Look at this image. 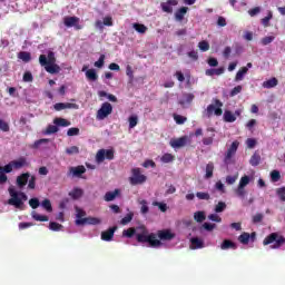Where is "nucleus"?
Returning a JSON list of instances; mask_svg holds the SVG:
<instances>
[{"mask_svg": "<svg viewBox=\"0 0 285 285\" xmlns=\"http://www.w3.org/2000/svg\"><path fill=\"white\" fill-rule=\"evenodd\" d=\"M138 230H140V233L136 234L138 244H148L150 248H159V246H161V240L157 239V234H149L146 226L138 227Z\"/></svg>", "mask_w": 285, "mask_h": 285, "instance_id": "f257e3e1", "label": "nucleus"}, {"mask_svg": "<svg viewBox=\"0 0 285 285\" xmlns=\"http://www.w3.org/2000/svg\"><path fill=\"white\" fill-rule=\"evenodd\" d=\"M10 199L8 200L9 206H14L19 210H23V203L28 202V195L23 191H16L14 188H9Z\"/></svg>", "mask_w": 285, "mask_h": 285, "instance_id": "f03ea898", "label": "nucleus"}, {"mask_svg": "<svg viewBox=\"0 0 285 285\" xmlns=\"http://www.w3.org/2000/svg\"><path fill=\"white\" fill-rule=\"evenodd\" d=\"M222 108H224V102L219 99H214V104L208 105L204 111V117H207L208 119H210L213 115L222 117V115H224V110Z\"/></svg>", "mask_w": 285, "mask_h": 285, "instance_id": "7ed1b4c3", "label": "nucleus"}, {"mask_svg": "<svg viewBox=\"0 0 285 285\" xmlns=\"http://www.w3.org/2000/svg\"><path fill=\"white\" fill-rule=\"evenodd\" d=\"M264 246H271V248L277 249L282 248V246L285 244V237L282 235H278L277 233H272L268 236H266L263 240Z\"/></svg>", "mask_w": 285, "mask_h": 285, "instance_id": "20e7f679", "label": "nucleus"}, {"mask_svg": "<svg viewBox=\"0 0 285 285\" xmlns=\"http://www.w3.org/2000/svg\"><path fill=\"white\" fill-rule=\"evenodd\" d=\"M148 177L141 174V169L139 167L131 169V177H129V184L131 186H139L141 184H146Z\"/></svg>", "mask_w": 285, "mask_h": 285, "instance_id": "39448f33", "label": "nucleus"}, {"mask_svg": "<svg viewBox=\"0 0 285 285\" xmlns=\"http://www.w3.org/2000/svg\"><path fill=\"white\" fill-rule=\"evenodd\" d=\"M112 161L115 159V150L112 149H100L96 154V161L97 164H104V161Z\"/></svg>", "mask_w": 285, "mask_h": 285, "instance_id": "423d86ee", "label": "nucleus"}, {"mask_svg": "<svg viewBox=\"0 0 285 285\" xmlns=\"http://www.w3.org/2000/svg\"><path fill=\"white\" fill-rule=\"evenodd\" d=\"M237 148H239V141L235 140L232 142L225 154L224 164H226V166L233 164V157H235V155L237 154Z\"/></svg>", "mask_w": 285, "mask_h": 285, "instance_id": "0eeeda50", "label": "nucleus"}, {"mask_svg": "<svg viewBox=\"0 0 285 285\" xmlns=\"http://www.w3.org/2000/svg\"><path fill=\"white\" fill-rule=\"evenodd\" d=\"M109 115H112V105L110 102H104L100 109L97 111V119L104 121Z\"/></svg>", "mask_w": 285, "mask_h": 285, "instance_id": "6e6552de", "label": "nucleus"}, {"mask_svg": "<svg viewBox=\"0 0 285 285\" xmlns=\"http://www.w3.org/2000/svg\"><path fill=\"white\" fill-rule=\"evenodd\" d=\"M188 144H190V138L188 136H183L180 138H173L169 141V146L171 148H175V150L179 148H184V146H187Z\"/></svg>", "mask_w": 285, "mask_h": 285, "instance_id": "1a4fd4ad", "label": "nucleus"}, {"mask_svg": "<svg viewBox=\"0 0 285 285\" xmlns=\"http://www.w3.org/2000/svg\"><path fill=\"white\" fill-rule=\"evenodd\" d=\"M63 23L66 28H75V30H82L83 26L79 24V17H65Z\"/></svg>", "mask_w": 285, "mask_h": 285, "instance_id": "9d476101", "label": "nucleus"}, {"mask_svg": "<svg viewBox=\"0 0 285 285\" xmlns=\"http://www.w3.org/2000/svg\"><path fill=\"white\" fill-rule=\"evenodd\" d=\"M86 173V167L83 165H79L76 167H69V170L67 173L68 177H77L78 179H81Z\"/></svg>", "mask_w": 285, "mask_h": 285, "instance_id": "9b49d317", "label": "nucleus"}, {"mask_svg": "<svg viewBox=\"0 0 285 285\" xmlns=\"http://www.w3.org/2000/svg\"><path fill=\"white\" fill-rule=\"evenodd\" d=\"M237 117H242V109L233 111L230 110H225L223 119L226 124H234V121H237Z\"/></svg>", "mask_w": 285, "mask_h": 285, "instance_id": "f8f14e48", "label": "nucleus"}, {"mask_svg": "<svg viewBox=\"0 0 285 285\" xmlns=\"http://www.w3.org/2000/svg\"><path fill=\"white\" fill-rule=\"evenodd\" d=\"M86 224H88L89 226H97L98 224H101V219L97 217H86V218L76 219L77 226H86Z\"/></svg>", "mask_w": 285, "mask_h": 285, "instance_id": "ddd939ff", "label": "nucleus"}, {"mask_svg": "<svg viewBox=\"0 0 285 285\" xmlns=\"http://www.w3.org/2000/svg\"><path fill=\"white\" fill-rule=\"evenodd\" d=\"M39 63L40 66H48L49 63H57V58L52 51L48 52V56L40 55L39 56Z\"/></svg>", "mask_w": 285, "mask_h": 285, "instance_id": "4468645a", "label": "nucleus"}, {"mask_svg": "<svg viewBox=\"0 0 285 285\" xmlns=\"http://www.w3.org/2000/svg\"><path fill=\"white\" fill-rule=\"evenodd\" d=\"M178 4L179 1L177 0H167L166 2L160 3V8L163 12H167V14H173V8Z\"/></svg>", "mask_w": 285, "mask_h": 285, "instance_id": "2eb2a0df", "label": "nucleus"}, {"mask_svg": "<svg viewBox=\"0 0 285 285\" xmlns=\"http://www.w3.org/2000/svg\"><path fill=\"white\" fill-rule=\"evenodd\" d=\"M157 237L161 242H170L171 239H175V234L170 232V229H163L157 232Z\"/></svg>", "mask_w": 285, "mask_h": 285, "instance_id": "dca6fc26", "label": "nucleus"}, {"mask_svg": "<svg viewBox=\"0 0 285 285\" xmlns=\"http://www.w3.org/2000/svg\"><path fill=\"white\" fill-rule=\"evenodd\" d=\"M30 179V173H23L17 177L16 184L18 188H26Z\"/></svg>", "mask_w": 285, "mask_h": 285, "instance_id": "f3484780", "label": "nucleus"}, {"mask_svg": "<svg viewBox=\"0 0 285 285\" xmlns=\"http://www.w3.org/2000/svg\"><path fill=\"white\" fill-rule=\"evenodd\" d=\"M42 68H45L46 72H49V75H59V72H61V67H59L57 62L43 65Z\"/></svg>", "mask_w": 285, "mask_h": 285, "instance_id": "a211bd4d", "label": "nucleus"}, {"mask_svg": "<svg viewBox=\"0 0 285 285\" xmlns=\"http://www.w3.org/2000/svg\"><path fill=\"white\" fill-rule=\"evenodd\" d=\"M117 230V226H114L101 233L102 242H112V237H115V232Z\"/></svg>", "mask_w": 285, "mask_h": 285, "instance_id": "6ab92c4d", "label": "nucleus"}, {"mask_svg": "<svg viewBox=\"0 0 285 285\" xmlns=\"http://www.w3.org/2000/svg\"><path fill=\"white\" fill-rule=\"evenodd\" d=\"M204 239L199 238V237H193L190 238V246L189 248L191 250H199V248H204Z\"/></svg>", "mask_w": 285, "mask_h": 285, "instance_id": "aec40b11", "label": "nucleus"}, {"mask_svg": "<svg viewBox=\"0 0 285 285\" xmlns=\"http://www.w3.org/2000/svg\"><path fill=\"white\" fill-rule=\"evenodd\" d=\"M82 72H86V78L89 81H97V79H99V76L97 75V71L95 69H89L88 70V66L82 67Z\"/></svg>", "mask_w": 285, "mask_h": 285, "instance_id": "412c9836", "label": "nucleus"}, {"mask_svg": "<svg viewBox=\"0 0 285 285\" xmlns=\"http://www.w3.org/2000/svg\"><path fill=\"white\" fill-rule=\"evenodd\" d=\"M55 110H57L58 112H60V110H66V109H70V108H75L77 109L78 106L77 104H72V102H57L53 106Z\"/></svg>", "mask_w": 285, "mask_h": 285, "instance_id": "4be33fe9", "label": "nucleus"}, {"mask_svg": "<svg viewBox=\"0 0 285 285\" xmlns=\"http://www.w3.org/2000/svg\"><path fill=\"white\" fill-rule=\"evenodd\" d=\"M220 248L222 250H228V249L237 250V244L230 239H225L220 244Z\"/></svg>", "mask_w": 285, "mask_h": 285, "instance_id": "5701e85b", "label": "nucleus"}, {"mask_svg": "<svg viewBox=\"0 0 285 285\" xmlns=\"http://www.w3.org/2000/svg\"><path fill=\"white\" fill-rule=\"evenodd\" d=\"M11 164L16 170H19L28 165V160L26 157H20L17 160H12Z\"/></svg>", "mask_w": 285, "mask_h": 285, "instance_id": "b1692460", "label": "nucleus"}, {"mask_svg": "<svg viewBox=\"0 0 285 285\" xmlns=\"http://www.w3.org/2000/svg\"><path fill=\"white\" fill-rule=\"evenodd\" d=\"M188 12V7H181L175 12L176 21H184V16Z\"/></svg>", "mask_w": 285, "mask_h": 285, "instance_id": "393cba45", "label": "nucleus"}, {"mask_svg": "<svg viewBox=\"0 0 285 285\" xmlns=\"http://www.w3.org/2000/svg\"><path fill=\"white\" fill-rule=\"evenodd\" d=\"M119 193H121L119 189H115L114 191H107L104 197L105 202H115Z\"/></svg>", "mask_w": 285, "mask_h": 285, "instance_id": "a878e982", "label": "nucleus"}, {"mask_svg": "<svg viewBox=\"0 0 285 285\" xmlns=\"http://www.w3.org/2000/svg\"><path fill=\"white\" fill-rule=\"evenodd\" d=\"M249 164L250 166H259V164H262V156L259 155V153L255 151L250 159H249Z\"/></svg>", "mask_w": 285, "mask_h": 285, "instance_id": "bb28decb", "label": "nucleus"}, {"mask_svg": "<svg viewBox=\"0 0 285 285\" xmlns=\"http://www.w3.org/2000/svg\"><path fill=\"white\" fill-rule=\"evenodd\" d=\"M278 83H279V80H277V78L273 77L263 82V88H267V89L275 88Z\"/></svg>", "mask_w": 285, "mask_h": 285, "instance_id": "cd10ccee", "label": "nucleus"}, {"mask_svg": "<svg viewBox=\"0 0 285 285\" xmlns=\"http://www.w3.org/2000/svg\"><path fill=\"white\" fill-rule=\"evenodd\" d=\"M195 99L194 94H184L183 99L179 101L180 106H186V104H193Z\"/></svg>", "mask_w": 285, "mask_h": 285, "instance_id": "c85d7f7f", "label": "nucleus"}, {"mask_svg": "<svg viewBox=\"0 0 285 285\" xmlns=\"http://www.w3.org/2000/svg\"><path fill=\"white\" fill-rule=\"evenodd\" d=\"M69 197L73 199H80V197H83V189L76 187L69 193Z\"/></svg>", "mask_w": 285, "mask_h": 285, "instance_id": "c756f323", "label": "nucleus"}, {"mask_svg": "<svg viewBox=\"0 0 285 285\" xmlns=\"http://www.w3.org/2000/svg\"><path fill=\"white\" fill-rule=\"evenodd\" d=\"M132 28L139 35H146V32H148V27H146L145 24H141V23L136 22V23L132 24Z\"/></svg>", "mask_w": 285, "mask_h": 285, "instance_id": "7c9ffc66", "label": "nucleus"}, {"mask_svg": "<svg viewBox=\"0 0 285 285\" xmlns=\"http://www.w3.org/2000/svg\"><path fill=\"white\" fill-rule=\"evenodd\" d=\"M53 124L55 126H60L61 128H68V126H70V121H68L66 118H56Z\"/></svg>", "mask_w": 285, "mask_h": 285, "instance_id": "2f4dec72", "label": "nucleus"}, {"mask_svg": "<svg viewBox=\"0 0 285 285\" xmlns=\"http://www.w3.org/2000/svg\"><path fill=\"white\" fill-rule=\"evenodd\" d=\"M135 235H137V228H135V227H130L122 232V237H128V239H132V237H135Z\"/></svg>", "mask_w": 285, "mask_h": 285, "instance_id": "473e14b6", "label": "nucleus"}, {"mask_svg": "<svg viewBox=\"0 0 285 285\" xmlns=\"http://www.w3.org/2000/svg\"><path fill=\"white\" fill-rule=\"evenodd\" d=\"M214 170H215V164L208 163V164L206 165V175H205V179H210V177H213Z\"/></svg>", "mask_w": 285, "mask_h": 285, "instance_id": "72a5a7b5", "label": "nucleus"}, {"mask_svg": "<svg viewBox=\"0 0 285 285\" xmlns=\"http://www.w3.org/2000/svg\"><path fill=\"white\" fill-rule=\"evenodd\" d=\"M247 72H248L247 67L240 68L235 76V81H242L244 79V75H246Z\"/></svg>", "mask_w": 285, "mask_h": 285, "instance_id": "f704fd0d", "label": "nucleus"}, {"mask_svg": "<svg viewBox=\"0 0 285 285\" xmlns=\"http://www.w3.org/2000/svg\"><path fill=\"white\" fill-rule=\"evenodd\" d=\"M271 19H273V11H268L267 17L261 20L262 26L268 28L271 26Z\"/></svg>", "mask_w": 285, "mask_h": 285, "instance_id": "c9c22d12", "label": "nucleus"}, {"mask_svg": "<svg viewBox=\"0 0 285 285\" xmlns=\"http://www.w3.org/2000/svg\"><path fill=\"white\" fill-rule=\"evenodd\" d=\"M195 222H198V224H202V222L206 220V213L204 212H196L194 214Z\"/></svg>", "mask_w": 285, "mask_h": 285, "instance_id": "e433bc0d", "label": "nucleus"}, {"mask_svg": "<svg viewBox=\"0 0 285 285\" xmlns=\"http://www.w3.org/2000/svg\"><path fill=\"white\" fill-rule=\"evenodd\" d=\"M18 58L24 61V63H28L32 57L30 56V52L28 51H20L18 55Z\"/></svg>", "mask_w": 285, "mask_h": 285, "instance_id": "4c0bfd02", "label": "nucleus"}, {"mask_svg": "<svg viewBox=\"0 0 285 285\" xmlns=\"http://www.w3.org/2000/svg\"><path fill=\"white\" fill-rule=\"evenodd\" d=\"M160 161H163V164H170L175 161V156L173 154H165L161 156Z\"/></svg>", "mask_w": 285, "mask_h": 285, "instance_id": "58836bf2", "label": "nucleus"}, {"mask_svg": "<svg viewBox=\"0 0 285 285\" xmlns=\"http://www.w3.org/2000/svg\"><path fill=\"white\" fill-rule=\"evenodd\" d=\"M238 242H240V244H248V242H250V234L248 233H243L239 237H238Z\"/></svg>", "mask_w": 285, "mask_h": 285, "instance_id": "ea45409f", "label": "nucleus"}, {"mask_svg": "<svg viewBox=\"0 0 285 285\" xmlns=\"http://www.w3.org/2000/svg\"><path fill=\"white\" fill-rule=\"evenodd\" d=\"M55 132H59V127L57 125H49L45 131V135H55Z\"/></svg>", "mask_w": 285, "mask_h": 285, "instance_id": "a19ab883", "label": "nucleus"}, {"mask_svg": "<svg viewBox=\"0 0 285 285\" xmlns=\"http://www.w3.org/2000/svg\"><path fill=\"white\" fill-rule=\"evenodd\" d=\"M198 48L199 50H202V52H208V50H210V45L208 43V41L203 40L198 43Z\"/></svg>", "mask_w": 285, "mask_h": 285, "instance_id": "79ce46f5", "label": "nucleus"}, {"mask_svg": "<svg viewBox=\"0 0 285 285\" xmlns=\"http://www.w3.org/2000/svg\"><path fill=\"white\" fill-rule=\"evenodd\" d=\"M32 219H35L36 222H48L49 218L46 215H40V214L33 212Z\"/></svg>", "mask_w": 285, "mask_h": 285, "instance_id": "37998d69", "label": "nucleus"}, {"mask_svg": "<svg viewBox=\"0 0 285 285\" xmlns=\"http://www.w3.org/2000/svg\"><path fill=\"white\" fill-rule=\"evenodd\" d=\"M132 217H135V214L128 213V214L120 220V224H122V226H126L127 224H130V223L132 222Z\"/></svg>", "mask_w": 285, "mask_h": 285, "instance_id": "c03bdc74", "label": "nucleus"}, {"mask_svg": "<svg viewBox=\"0 0 285 285\" xmlns=\"http://www.w3.org/2000/svg\"><path fill=\"white\" fill-rule=\"evenodd\" d=\"M41 206L47 213H52V203H50V199L42 200Z\"/></svg>", "mask_w": 285, "mask_h": 285, "instance_id": "a18cd8bd", "label": "nucleus"}, {"mask_svg": "<svg viewBox=\"0 0 285 285\" xmlns=\"http://www.w3.org/2000/svg\"><path fill=\"white\" fill-rule=\"evenodd\" d=\"M29 190H35L37 188V176H30L28 183Z\"/></svg>", "mask_w": 285, "mask_h": 285, "instance_id": "49530a36", "label": "nucleus"}, {"mask_svg": "<svg viewBox=\"0 0 285 285\" xmlns=\"http://www.w3.org/2000/svg\"><path fill=\"white\" fill-rule=\"evenodd\" d=\"M275 41V36H267L262 38L261 43L262 46H268L269 43H273Z\"/></svg>", "mask_w": 285, "mask_h": 285, "instance_id": "de8ad7c7", "label": "nucleus"}, {"mask_svg": "<svg viewBox=\"0 0 285 285\" xmlns=\"http://www.w3.org/2000/svg\"><path fill=\"white\" fill-rule=\"evenodd\" d=\"M250 184V177H248V176H243L242 178H240V180H239V187L240 188H246V186L247 185H249Z\"/></svg>", "mask_w": 285, "mask_h": 285, "instance_id": "09e8293b", "label": "nucleus"}, {"mask_svg": "<svg viewBox=\"0 0 285 285\" xmlns=\"http://www.w3.org/2000/svg\"><path fill=\"white\" fill-rule=\"evenodd\" d=\"M0 130L2 132H10V125L3 119H0Z\"/></svg>", "mask_w": 285, "mask_h": 285, "instance_id": "8fccbe9b", "label": "nucleus"}, {"mask_svg": "<svg viewBox=\"0 0 285 285\" xmlns=\"http://www.w3.org/2000/svg\"><path fill=\"white\" fill-rule=\"evenodd\" d=\"M49 228H50V230L59 232V230H61V228H63V225H61V224H59L57 222H51L49 224Z\"/></svg>", "mask_w": 285, "mask_h": 285, "instance_id": "3c124183", "label": "nucleus"}, {"mask_svg": "<svg viewBox=\"0 0 285 285\" xmlns=\"http://www.w3.org/2000/svg\"><path fill=\"white\" fill-rule=\"evenodd\" d=\"M188 118L181 116V115H174V120L176 121V124H178V126H181L183 124H186Z\"/></svg>", "mask_w": 285, "mask_h": 285, "instance_id": "603ef678", "label": "nucleus"}, {"mask_svg": "<svg viewBox=\"0 0 285 285\" xmlns=\"http://www.w3.org/2000/svg\"><path fill=\"white\" fill-rule=\"evenodd\" d=\"M196 197L199 199H204L205 202H208V199H210V194L206 191H197Z\"/></svg>", "mask_w": 285, "mask_h": 285, "instance_id": "864d4df0", "label": "nucleus"}, {"mask_svg": "<svg viewBox=\"0 0 285 285\" xmlns=\"http://www.w3.org/2000/svg\"><path fill=\"white\" fill-rule=\"evenodd\" d=\"M105 61H106V55H101V56L99 57L98 61H96V62L94 63V66H95L96 68H104Z\"/></svg>", "mask_w": 285, "mask_h": 285, "instance_id": "5fc2aeb1", "label": "nucleus"}, {"mask_svg": "<svg viewBox=\"0 0 285 285\" xmlns=\"http://www.w3.org/2000/svg\"><path fill=\"white\" fill-rule=\"evenodd\" d=\"M224 210H226V203L219 202V203L215 206V213H224Z\"/></svg>", "mask_w": 285, "mask_h": 285, "instance_id": "6e6d98bb", "label": "nucleus"}, {"mask_svg": "<svg viewBox=\"0 0 285 285\" xmlns=\"http://www.w3.org/2000/svg\"><path fill=\"white\" fill-rule=\"evenodd\" d=\"M67 155H79V147L71 146L66 149Z\"/></svg>", "mask_w": 285, "mask_h": 285, "instance_id": "4d7b16f0", "label": "nucleus"}, {"mask_svg": "<svg viewBox=\"0 0 285 285\" xmlns=\"http://www.w3.org/2000/svg\"><path fill=\"white\" fill-rule=\"evenodd\" d=\"M271 179L272 181H279V179H282V175L279 174L278 170H273L271 173Z\"/></svg>", "mask_w": 285, "mask_h": 285, "instance_id": "13d9d810", "label": "nucleus"}, {"mask_svg": "<svg viewBox=\"0 0 285 285\" xmlns=\"http://www.w3.org/2000/svg\"><path fill=\"white\" fill-rule=\"evenodd\" d=\"M22 79H23V81H26L27 83H30V82L33 81L35 78L32 77V72L26 71V72L23 73Z\"/></svg>", "mask_w": 285, "mask_h": 285, "instance_id": "bf43d9fd", "label": "nucleus"}, {"mask_svg": "<svg viewBox=\"0 0 285 285\" xmlns=\"http://www.w3.org/2000/svg\"><path fill=\"white\" fill-rule=\"evenodd\" d=\"M242 90H243L242 85H238L232 89L229 95H230V97H237V95H239V92H242Z\"/></svg>", "mask_w": 285, "mask_h": 285, "instance_id": "052dcab7", "label": "nucleus"}, {"mask_svg": "<svg viewBox=\"0 0 285 285\" xmlns=\"http://www.w3.org/2000/svg\"><path fill=\"white\" fill-rule=\"evenodd\" d=\"M139 118L137 116L129 117V128H135V126H137Z\"/></svg>", "mask_w": 285, "mask_h": 285, "instance_id": "680f3d73", "label": "nucleus"}, {"mask_svg": "<svg viewBox=\"0 0 285 285\" xmlns=\"http://www.w3.org/2000/svg\"><path fill=\"white\" fill-rule=\"evenodd\" d=\"M68 137H76L77 135H79V128L77 127H71L68 129L67 131Z\"/></svg>", "mask_w": 285, "mask_h": 285, "instance_id": "e2e57ef3", "label": "nucleus"}, {"mask_svg": "<svg viewBox=\"0 0 285 285\" xmlns=\"http://www.w3.org/2000/svg\"><path fill=\"white\" fill-rule=\"evenodd\" d=\"M246 146L247 148L253 149L255 146H257V140L255 138H248L246 140Z\"/></svg>", "mask_w": 285, "mask_h": 285, "instance_id": "0e129e2a", "label": "nucleus"}, {"mask_svg": "<svg viewBox=\"0 0 285 285\" xmlns=\"http://www.w3.org/2000/svg\"><path fill=\"white\" fill-rule=\"evenodd\" d=\"M154 206H158L161 213H166V210H168V205H166L165 203L155 202Z\"/></svg>", "mask_w": 285, "mask_h": 285, "instance_id": "69168bd1", "label": "nucleus"}, {"mask_svg": "<svg viewBox=\"0 0 285 285\" xmlns=\"http://www.w3.org/2000/svg\"><path fill=\"white\" fill-rule=\"evenodd\" d=\"M39 198H31L29 200V206L33 209L37 210V207L39 206Z\"/></svg>", "mask_w": 285, "mask_h": 285, "instance_id": "338daca9", "label": "nucleus"}, {"mask_svg": "<svg viewBox=\"0 0 285 285\" xmlns=\"http://www.w3.org/2000/svg\"><path fill=\"white\" fill-rule=\"evenodd\" d=\"M276 194L278 195L281 202H285V187L276 189Z\"/></svg>", "mask_w": 285, "mask_h": 285, "instance_id": "774afa93", "label": "nucleus"}]
</instances>
